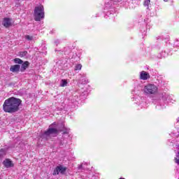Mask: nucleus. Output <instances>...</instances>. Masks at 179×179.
<instances>
[{
    "label": "nucleus",
    "instance_id": "1",
    "mask_svg": "<svg viewBox=\"0 0 179 179\" xmlns=\"http://www.w3.org/2000/svg\"><path fill=\"white\" fill-rule=\"evenodd\" d=\"M20 104H22V100L12 96L5 100L3 110L5 113H16L19 111Z\"/></svg>",
    "mask_w": 179,
    "mask_h": 179
},
{
    "label": "nucleus",
    "instance_id": "2",
    "mask_svg": "<svg viewBox=\"0 0 179 179\" xmlns=\"http://www.w3.org/2000/svg\"><path fill=\"white\" fill-rule=\"evenodd\" d=\"M34 16L36 22H40L41 19H44V6L40 5L35 7Z\"/></svg>",
    "mask_w": 179,
    "mask_h": 179
},
{
    "label": "nucleus",
    "instance_id": "3",
    "mask_svg": "<svg viewBox=\"0 0 179 179\" xmlns=\"http://www.w3.org/2000/svg\"><path fill=\"white\" fill-rule=\"evenodd\" d=\"M158 88L154 84H148L144 87V93L145 94H156Z\"/></svg>",
    "mask_w": 179,
    "mask_h": 179
},
{
    "label": "nucleus",
    "instance_id": "4",
    "mask_svg": "<svg viewBox=\"0 0 179 179\" xmlns=\"http://www.w3.org/2000/svg\"><path fill=\"white\" fill-rule=\"evenodd\" d=\"M57 134H58V130L57 129L50 127L48 131H45L42 135V138L48 139V136L51 135H57Z\"/></svg>",
    "mask_w": 179,
    "mask_h": 179
},
{
    "label": "nucleus",
    "instance_id": "5",
    "mask_svg": "<svg viewBox=\"0 0 179 179\" xmlns=\"http://www.w3.org/2000/svg\"><path fill=\"white\" fill-rule=\"evenodd\" d=\"M65 171H66V167H64L62 166H57L53 172V176H58V174H64Z\"/></svg>",
    "mask_w": 179,
    "mask_h": 179
},
{
    "label": "nucleus",
    "instance_id": "6",
    "mask_svg": "<svg viewBox=\"0 0 179 179\" xmlns=\"http://www.w3.org/2000/svg\"><path fill=\"white\" fill-rule=\"evenodd\" d=\"M3 26H4V27H6V29H8V27H10V26H12V19L8 18V17H5L3 20V23H2Z\"/></svg>",
    "mask_w": 179,
    "mask_h": 179
},
{
    "label": "nucleus",
    "instance_id": "7",
    "mask_svg": "<svg viewBox=\"0 0 179 179\" xmlns=\"http://www.w3.org/2000/svg\"><path fill=\"white\" fill-rule=\"evenodd\" d=\"M149 78H150V76L148 72L143 71L140 73V79H142V80H148Z\"/></svg>",
    "mask_w": 179,
    "mask_h": 179
},
{
    "label": "nucleus",
    "instance_id": "8",
    "mask_svg": "<svg viewBox=\"0 0 179 179\" xmlns=\"http://www.w3.org/2000/svg\"><path fill=\"white\" fill-rule=\"evenodd\" d=\"M80 76H81V78L79 82L81 85H86L89 83V80L86 78V73L80 74Z\"/></svg>",
    "mask_w": 179,
    "mask_h": 179
},
{
    "label": "nucleus",
    "instance_id": "9",
    "mask_svg": "<svg viewBox=\"0 0 179 179\" xmlns=\"http://www.w3.org/2000/svg\"><path fill=\"white\" fill-rule=\"evenodd\" d=\"M3 166L6 167V169H9L10 167H13V163H12L11 160L9 159H6L3 162Z\"/></svg>",
    "mask_w": 179,
    "mask_h": 179
},
{
    "label": "nucleus",
    "instance_id": "10",
    "mask_svg": "<svg viewBox=\"0 0 179 179\" xmlns=\"http://www.w3.org/2000/svg\"><path fill=\"white\" fill-rule=\"evenodd\" d=\"M10 72H19L20 71V65L15 64L10 66Z\"/></svg>",
    "mask_w": 179,
    "mask_h": 179
},
{
    "label": "nucleus",
    "instance_id": "11",
    "mask_svg": "<svg viewBox=\"0 0 179 179\" xmlns=\"http://www.w3.org/2000/svg\"><path fill=\"white\" fill-rule=\"evenodd\" d=\"M29 62H24L21 66V72H24L29 67Z\"/></svg>",
    "mask_w": 179,
    "mask_h": 179
},
{
    "label": "nucleus",
    "instance_id": "12",
    "mask_svg": "<svg viewBox=\"0 0 179 179\" xmlns=\"http://www.w3.org/2000/svg\"><path fill=\"white\" fill-rule=\"evenodd\" d=\"M65 86H68V80H66V79H63L60 82V87H65Z\"/></svg>",
    "mask_w": 179,
    "mask_h": 179
},
{
    "label": "nucleus",
    "instance_id": "13",
    "mask_svg": "<svg viewBox=\"0 0 179 179\" xmlns=\"http://www.w3.org/2000/svg\"><path fill=\"white\" fill-rule=\"evenodd\" d=\"M143 6L149 9V6H150V0H144Z\"/></svg>",
    "mask_w": 179,
    "mask_h": 179
},
{
    "label": "nucleus",
    "instance_id": "14",
    "mask_svg": "<svg viewBox=\"0 0 179 179\" xmlns=\"http://www.w3.org/2000/svg\"><path fill=\"white\" fill-rule=\"evenodd\" d=\"M19 57H20V58H24L27 57V51L20 52Z\"/></svg>",
    "mask_w": 179,
    "mask_h": 179
},
{
    "label": "nucleus",
    "instance_id": "15",
    "mask_svg": "<svg viewBox=\"0 0 179 179\" xmlns=\"http://www.w3.org/2000/svg\"><path fill=\"white\" fill-rule=\"evenodd\" d=\"M174 162L179 166V152L176 154V157L174 159Z\"/></svg>",
    "mask_w": 179,
    "mask_h": 179
},
{
    "label": "nucleus",
    "instance_id": "16",
    "mask_svg": "<svg viewBox=\"0 0 179 179\" xmlns=\"http://www.w3.org/2000/svg\"><path fill=\"white\" fill-rule=\"evenodd\" d=\"M14 62H15V64H23V60H22V59H19V58H15V59H14Z\"/></svg>",
    "mask_w": 179,
    "mask_h": 179
},
{
    "label": "nucleus",
    "instance_id": "17",
    "mask_svg": "<svg viewBox=\"0 0 179 179\" xmlns=\"http://www.w3.org/2000/svg\"><path fill=\"white\" fill-rule=\"evenodd\" d=\"M82 69V64H77L75 67V71H80Z\"/></svg>",
    "mask_w": 179,
    "mask_h": 179
},
{
    "label": "nucleus",
    "instance_id": "18",
    "mask_svg": "<svg viewBox=\"0 0 179 179\" xmlns=\"http://www.w3.org/2000/svg\"><path fill=\"white\" fill-rule=\"evenodd\" d=\"M25 38L26 40H28V41H31V40H33V36L29 35H26Z\"/></svg>",
    "mask_w": 179,
    "mask_h": 179
},
{
    "label": "nucleus",
    "instance_id": "19",
    "mask_svg": "<svg viewBox=\"0 0 179 179\" xmlns=\"http://www.w3.org/2000/svg\"><path fill=\"white\" fill-rule=\"evenodd\" d=\"M169 97H170L168 94H164V96H162V100H164V101H166V100H169Z\"/></svg>",
    "mask_w": 179,
    "mask_h": 179
},
{
    "label": "nucleus",
    "instance_id": "20",
    "mask_svg": "<svg viewBox=\"0 0 179 179\" xmlns=\"http://www.w3.org/2000/svg\"><path fill=\"white\" fill-rule=\"evenodd\" d=\"M173 45L175 47H179V40L178 39H176L173 43Z\"/></svg>",
    "mask_w": 179,
    "mask_h": 179
},
{
    "label": "nucleus",
    "instance_id": "21",
    "mask_svg": "<svg viewBox=\"0 0 179 179\" xmlns=\"http://www.w3.org/2000/svg\"><path fill=\"white\" fill-rule=\"evenodd\" d=\"M85 168V166H84V164H82L80 166H79V169H84Z\"/></svg>",
    "mask_w": 179,
    "mask_h": 179
},
{
    "label": "nucleus",
    "instance_id": "22",
    "mask_svg": "<svg viewBox=\"0 0 179 179\" xmlns=\"http://www.w3.org/2000/svg\"><path fill=\"white\" fill-rule=\"evenodd\" d=\"M164 2H167L169 0H164Z\"/></svg>",
    "mask_w": 179,
    "mask_h": 179
},
{
    "label": "nucleus",
    "instance_id": "23",
    "mask_svg": "<svg viewBox=\"0 0 179 179\" xmlns=\"http://www.w3.org/2000/svg\"><path fill=\"white\" fill-rule=\"evenodd\" d=\"M179 121V118L178 119V122Z\"/></svg>",
    "mask_w": 179,
    "mask_h": 179
},
{
    "label": "nucleus",
    "instance_id": "24",
    "mask_svg": "<svg viewBox=\"0 0 179 179\" xmlns=\"http://www.w3.org/2000/svg\"><path fill=\"white\" fill-rule=\"evenodd\" d=\"M0 157H1V155H0Z\"/></svg>",
    "mask_w": 179,
    "mask_h": 179
}]
</instances>
